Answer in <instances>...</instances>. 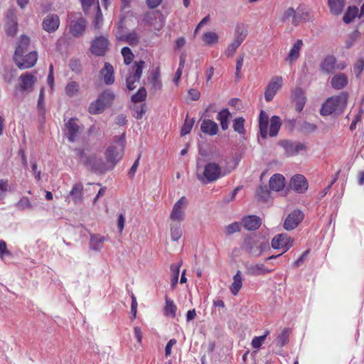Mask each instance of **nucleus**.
Returning <instances> with one entry per match:
<instances>
[{
	"mask_svg": "<svg viewBox=\"0 0 364 364\" xmlns=\"http://www.w3.org/2000/svg\"><path fill=\"white\" fill-rule=\"evenodd\" d=\"M166 304L164 309V314L166 316L174 318L176 315L177 307L173 300L165 298Z\"/></svg>",
	"mask_w": 364,
	"mask_h": 364,
	"instance_id": "obj_36",
	"label": "nucleus"
},
{
	"mask_svg": "<svg viewBox=\"0 0 364 364\" xmlns=\"http://www.w3.org/2000/svg\"><path fill=\"white\" fill-rule=\"evenodd\" d=\"M304 213L299 210L290 213L284 221L283 227L286 230L295 229L304 219Z\"/></svg>",
	"mask_w": 364,
	"mask_h": 364,
	"instance_id": "obj_10",
	"label": "nucleus"
},
{
	"mask_svg": "<svg viewBox=\"0 0 364 364\" xmlns=\"http://www.w3.org/2000/svg\"><path fill=\"white\" fill-rule=\"evenodd\" d=\"M116 38L118 41H124L131 46L137 45L139 43V36L135 32H131L127 35H122L121 27L118 26L115 32Z\"/></svg>",
	"mask_w": 364,
	"mask_h": 364,
	"instance_id": "obj_22",
	"label": "nucleus"
},
{
	"mask_svg": "<svg viewBox=\"0 0 364 364\" xmlns=\"http://www.w3.org/2000/svg\"><path fill=\"white\" fill-rule=\"evenodd\" d=\"M21 80V87L22 90L31 92L33 90V86L36 81V77L26 73L25 75H21L20 77Z\"/></svg>",
	"mask_w": 364,
	"mask_h": 364,
	"instance_id": "obj_29",
	"label": "nucleus"
},
{
	"mask_svg": "<svg viewBox=\"0 0 364 364\" xmlns=\"http://www.w3.org/2000/svg\"><path fill=\"white\" fill-rule=\"evenodd\" d=\"M86 26V21L82 18H80L71 21L70 32L73 36L78 37L85 32Z\"/></svg>",
	"mask_w": 364,
	"mask_h": 364,
	"instance_id": "obj_18",
	"label": "nucleus"
},
{
	"mask_svg": "<svg viewBox=\"0 0 364 364\" xmlns=\"http://www.w3.org/2000/svg\"><path fill=\"white\" fill-rule=\"evenodd\" d=\"M171 237L173 241H178L182 236L183 230L178 223H171L170 225Z\"/></svg>",
	"mask_w": 364,
	"mask_h": 364,
	"instance_id": "obj_42",
	"label": "nucleus"
},
{
	"mask_svg": "<svg viewBox=\"0 0 364 364\" xmlns=\"http://www.w3.org/2000/svg\"><path fill=\"white\" fill-rule=\"evenodd\" d=\"M200 129L203 133L210 136L215 135L218 132V124L210 119L203 120L201 123Z\"/></svg>",
	"mask_w": 364,
	"mask_h": 364,
	"instance_id": "obj_26",
	"label": "nucleus"
},
{
	"mask_svg": "<svg viewBox=\"0 0 364 364\" xmlns=\"http://www.w3.org/2000/svg\"><path fill=\"white\" fill-rule=\"evenodd\" d=\"M289 187L296 193H303L307 191L309 184L304 176L296 174L291 177L289 181Z\"/></svg>",
	"mask_w": 364,
	"mask_h": 364,
	"instance_id": "obj_12",
	"label": "nucleus"
},
{
	"mask_svg": "<svg viewBox=\"0 0 364 364\" xmlns=\"http://www.w3.org/2000/svg\"><path fill=\"white\" fill-rule=\"evenodd\" d=\"M104 82L107 85H112L114 82V68L109 63H105L103 69L100 71Z\"/></svg>",
	"mask_w": 364,
	"mask_h": 364,
	"instance_id": "obj_24",
	"label": "nucleus"
},
{
	"mask_svg": "<svg viewBox=\"0 0 364 364\" xmlns=\"http://www.w3.org/2000/svg\"><path fill=\"white\" fill-rule=\"evenodd\" d=\"M348 84V79L345 74L338 73L331 79V85L333 88L341 90Z\"/></svg>",
	"mask_w": 364,
	"mask_h": 364,
	"instance_id": "obj_34",
	"label": "nucleus"
},
{
	"mask_svg": "<svg viewBox=\"0 0 364 364\" xmlns=\"http://www.w3.org/2000/svg\"><path fill=\"white\" fill-rule=\"evenodd\" d=\"M211 161L205 166L198 165L196 168V178L203 184L217 181L226 174L222 169L221 164L223 156L218 151L211 154Z\"/></svg>",
	"mask_w": 364,
	"mask_h": 364,
	"instance_id": "obj_1",
	"label": "nucleus"
},
{
	"mask_svg": "<svg viewBox=\"0 0 364 364\" xmlns=\"http://www.w3.org/2000/svg\"><path fill=\"white\" fill-rule=\"evenodd\" d=\"M49 75L48 76V84L50 86L51 90H53L54 87V77H53V65H50L49 68Z\"/></svg>",
	"mask_w": 364,
	"mask_h": 364,
	"instance_id": "obj_60",
	"label": "nucleus"
},
{
	"mask_svg": "<svg viewBox=\"0 0 364 364\" xmlns=\"http://www.w3.org/2000/svg\"><path fill=\"white\" fill-rule=\"evenodd\" d=\"M269 243L264 241L254 242L252 246L248 249V252L252 256L257 257L261 256L264 252L269 250Z\"/></svg>",
	"mask_w": 364,
	"mask_h": 364,
	"instance_id": "obj_19",
	"label": "nucleus"
},
{
	"mask_svg": "<svg viewBox=\"0 0 364 364\" xmlns=\"http://www.w3.org/2000/svg\"><path fill=\"white\" fill-rule=\"evenodd\" d=\"M282 82L283 78L282 77L275 76L272 77L267 85L264 93V97L267 102H269L273 99L277 92L281 88Z\"/></svg>",
	"mask_w": 364,
	"mask_h": 364,
	"instance_id": "obj_13",
	"label": "nucleus"
},
{
	"mask_svg": "<svg viewBox=\"0 0 364 364\" xmlns=\"http://www.w3.org/2000/svg\"><path fill=\"white\" fill-rule=\"evenodd\" d=\"M336 58L333 55L326 56L323 61L321 63V70L326 73H329L334 70L336 68L338 69H343L345 68L344 65H336Z\"/></svg>",
	"mask_w": 364,
	"mask_h": 364,
	"instance_id": "obj_15",
	"label": "nucleus"
},
{
	"mask_svg": "<svg viewBox=\"0 0 364 364\" xmlns=\"http://www.w3.org/2000/svg\"><path fill=\"white\" fill-rule=\"evenodd\" d=\"M244 61V57L243 55H240L236 60V77L240 79V73L242 69V65Z\"/></svg>",
	"mask_w": 364,
	"mask_h": 364,
	"instance_id": "obj_58",
	"label": "nucleus"
},
{
	"mask_svg": "<svg viewBox=\"0 0 364 364\" xmlns=\"http://www.w3.org/2000/svg\"><path fill=\"white\" fill-rule=\"evenodd\" d=\"M65 92L69 97H75L80 92V85L75 81L69 82L65 87Z\"/></svg>",
	"mask_w": 364,
	"mask_h": 364,
	"instance_id": "obj_39",
	"label": "nucleus"
},
{
	"mask_svg": "<svg viewBox=\"0 0 364 364\" xmlns=\"http://www.w3.org/2000/svg\"><path fill=\"white\" fill-rule=\"evenodd\" d=\"M193 119H186L181 130V135L184 136L189 134L193 128Z\"/></svg>",
	"mask_w": 364,
	"mask_h": 364,
	"instance_id": "obj_52",
	"label": "nucleus"
},
{
	"mask_svg": "<svg viewBox=\"0 0 364 364\" xmlns=\"http://www.w3.org/2000/svg\"><path fill=\"white\" fill-rule=\"evenodd\" d=\"M328 5L332 14L339 15L346 6V0H328Z\"/></svg>",
	"mask_w": 364,
	"mask_h": 364,
	"instance_id": "obj_32",
	"label": "nucleus"
},
{
	"mask_svg": "<svg viewBox=\"0 0 364 364\" xmlns=\"http://www.w3.org/2000/svg\"><path fill=\"white\" fill-rule=\"evenodd\" d=\"M144 65V61L139 60L136 62L130 71L129 76L126 79L127 87L129 90H133L136 88L135 83L139 82L141 78L143 68Z\"/></svg>",
	"mask_w": 364,
	"mask_h": 364,
	"instance_id": "obj_7",
	"label": "nucleus"
},
{
	"mask_svg": "<svg viewBox=\"0 0 364 364\" xmlns=\"http://www.w3.org/2000/svg\"><path fill=\"white\" fill-rule=\"evenodd\" d=\"M8 27L6 32L9 35L13 36L16 33L17 29V23L16 13L14 9H10L7 13Z\"/></svg>",
	"mask_w": 364,
	"mask_h": 364,
	"instance_id": "obj_31",
	"label": "nucleus"
},
{
	"mask_svg": "<svg viewBox=\"0 0 364 364\" xmlns=\"http://www.w3.org/2000/svg\"><path fill=\"white\" fill-rule=\"evenodd\" d=\"M149 81L151 84L152 89L154 90H159L161 89L162 82L160 79V73L159 71L156 70L151 73Z\"/></svg>",
	"mask_w": 364,
	"mask_h": 364,
	"instance_id": "obj_45",
	"label": "nucleus"
},
{
	"mask_svg": "<svg viewBox=\"0 0 364 364\" xmlns=\"http://www.w3.org/2000/svg\"><path fill=\"white\" fill-rule=\"evenodd\" d=\"M109 42L106 36H99L92 40L90 51L92 54L102 56L105 54L109 48Z\"/></svg>",
	"mask_w": 364,
	"mask_h": 364,
	"instance_id": "obj_8",
	"label": "nucleus"
},
{
	"mask_svg": "<svg viewBox=\"0 0 364 364\" xmlns=\"http://www.w3.org/2000/svg\"><path fill=\"white\" fill-rule=\"evenodd\" d=\"M100 98L102 100L105 105L108 106L114 100V95L109 90H105L100 96Z\"/></svg>",
	"mask_w": 364,
	"mask_h": 364,
	"instance_id": "obj_49",
	"label": "nucleus"
},
{
	"mask_svg": "<svg viewBox=\"0 0 364 364\" xmlns=\"http://www.w3.org/2000/svg\"><path fill=\"white\" fill-rule=\"evenodd\" d=\"M30 43V39L26 36H22L16 49L14 55L25 54Z\"/></svg>",
	"mask_w": 364,
	"mask_h": 364,
	"instance_id": "obj_40",
	"label": "nucleus"
},
{
	"mask_svg": "<svg viewBox=\"0 0 364 364\" xmlns=\"http://www.w3.org/2000/svg\"><path fill=\"white\" fill-rule=\"evenodd\" d=\"M302 46L303 42L301 40L298 39L294 42L286 58V61L288 63L292 64L296 61V60L299 58L300 51Z\"/></svg>",
	"mask_w": 364,
	"mask_h": 364,
	"instance_id": "obj_20",
	"label": "nucleus"
},
{
	"mask_svg": "<svg viewBox=\"0 0 364 364\" xmlns=\"http://www.w3.org/2000/svg\"><path fill=\"white\" fill-rule=\"evenodd\" d=\"M293 242L294 240L287 234H279L272 239V247L274 249H283L284 252H285L292 247Z\"/></svg>",
	"mask_w": 364,
	"mask_h": 364,
	"instance_id": "obj_11",
	"label": "nucleus"
},
{
	"mask_svg": "<svg viewBox=\"0 0 364 364\" xmlns=\"http://www.w3.org/2000/svg\"><path fill=\"white\" fill-rule=\"evenodd\" d=\"M202 39L205 44L211 45L218 43V36L215 32L209 31L203 35Z\"/></svg>",
	"mask_w": 364,
	"mask_h": 364,
	"instance_id": "obj_47",
	"label": "nucleus"
},
{
	"mask_svg": "<svg viewBox=\"0 0 364 364\" xmlns=\"http://www.w3.org/2000/svg\"><path fill=\"white\" fill-rule=\"evenodd\" d=\"M273 269H269L265 267L263 264H250L246 265V272L248 274L252 276L264 275L270 273Z\"/></svg>",
	"mask_w": 364,
	"mask_h": 364,
	"instance_id": "obj_17",
	"label": "nucleus"
},
{
	"mask_svg": "<svg viewBox=\"0 0 364 364\" xmlns=\"http://www.w3.org/2000/svg\"><path fill=\"white\" fill-rule=\"evenodd\" d=\"M188 200L185 196H182L175 203L169 216L173 223H181L184 220Z\"/></svg>",
	"mask_w": 364,
	"mask_h": 364,
	"instance_id": "obj_6",
	"label": "nucleus"
},
{
	"mask_svg": "<svg viewBox=\"0 0 364 364\" xmlns=\"http://www.w3.org/2000/svg\"><path fill=\"white\" fill-rule=\"evenodd\" d=\"M185 61H186V54L185 53H182L180 56V60H179V65H178V70H176V73H175V76L173 77V82L178 85L179 80H180V78L181 77V75H182V70L183 68H184V65H185Z\"/></svg>",
	"mask_w": 364,
	"mask_h": 364,
	"instance_id": "obj_48",
	"label": "nucleus"
},
{
	"mask_svg": "<svg viewBox=\"0 0 364 364\" xmlns=\"http://www.w3.org/2000/svg\"><path fill=\"white\" fill-rule=\"evenodd\" d=\"M230 115V112L226 109H223L218 114L217 119L220 122L221 127L223 130H226L228 128V118Z\"/></svg>",
	"mask_w": 364,
	"mask_h": 364,
	"instance_id": "obj_43",
	"label": "nucleus"
},
{
	"mask_svg": "<svg viewBox=\"0 0 364 364\" xmlns=\"http://www.w3.org/2000/svg\"><path fill=\"white\" fill-rule=\"evenodd\" d=\"M125 147L124 134L114 144L109 146L105 152L107 162L113 168L122 158Z\"/></svg>",
	"mask_w": 364,
	"mask_h": 364,
	"instance_id": "obj_5",
	"label": "nucleus"
},
{
	"mask_svg": "<svg viewBox=\"0 0 364 364\" xmlns=\"http://www.w3.org/2000/svg\"><path fill=\"white\" fill-rule=\"evenodd\" d=\"M348 99V96L346 92L328 97L322 105L321 114L322 116L341 114L346 107Z\"/></svg>",
	"mask_w": 364,
	"mask_h": 364,
	"instance_id": "obj_2",
	"label": "nucleus"
},
{
	"mask_svg": "<svg viewBox=\"0 0 364 364\" xmlns=\"http://www.w3.org/2000/svg\"><path fill=\"white\" fill-rule=\"evenodd\" d=\"M245 120L243 118H237L235 119L233 123V129L234 130L242 134L245 133V127H244Z\"/></svg>",
	"mask_w": 364,
	"mask_h": 364,
	"instance_id": "obj_51",
	"label": "nucleus"
},
{
	"mask_svg": "<svg viewBox=\"0 0 364 364\" xmlns=\"http://www.w3.org/2000/svg\"><path fill=\"white\" fill-rule=\"evenodd\" d=\"M293 97L296 102V109L301 112L306 103V97L303 90L301 88L295 89L293 92Z\"/></svg>",
	"mask_w": 364,
	"mask_h": 364,
	"instance_id": "obj_30",
	"label": "nucleus"
},
{
	"mask_svg": "<svg viewBox=\"0 0 364 364\" xmlns=\"http://www.w3.org/2000/svg\"><path fill=\"white\" fill-rule=\"evenodd\" d=\"M97 12L93 21V26L95 29H99L102 24V14L100 11L99 6H97Z\"/></svg>",
	"mask_w": 364,
	"mask_h": 364,
	"instance_id": "obj_55",
	"label": "nucleus"
},
{
	"mask_svg": "<svg viewBox=\"0 0 364 364\" xmlns=\"http://www.w3.org/2000/svg\"><path fill=\"white\" fill-rule=\"evenodd\" d=\"M297 15L299 18V23L301 21H309L313 19L311 12L306 8L299 7L297 9Z\"/></svg>",
	"mask_w": 364,
	"mask_h": 364,
	"instance_id": "obj_46",
	"label": "nucleus"
},
{
	"mask_svg": "<svg viewBox=\"0 0 364 364\" xmlns=\"http://www.w3.org/2000/svg\"><path fill=\"white\" fill-rule=\"evenodd\" d=\"M79 162L87 168L95 171H105L107 170L106 164L101 159H98L95 154H91L88 150L77 149L75 150Z\"/></svg>",
	"mask_w": 364,
	"mask_h": 364,
	"instance_id": "obj_3",
	"label": "nucleus"
},
{
	"mask_svg": "<svg viewBox=\"0 0 364 364\" xmlns=\"http://www.w3.org/2000/svg\"><path fill=\"white\" fill-rule=\"evenodd\" d=\"M246 35V32L242 31L236 36L235 40L228 46L225 50V55L227 56L231 57L235 54L238 47L244 41Z\"/></svg>",
	"mask_w": 364,
	"mask_h": 364,
	"instance_id": "obj_21",
	"label": "nucleus"
},
{
	"mask_svg": "<svg viewBox=\"0 0 364 364\" xmlns=\"http://www.w3.org/2000/svg\"><path fill=\"white\" fill-rule=\"evenodd\" d=\"M240 223H233L225 227V232L226 235H232L240 230Z\"/></svg>",
	"mask_w": 364,
	"mask_h": 364,
	"instance_id": "obj_54",
	"label": "nucleus"
},
{
	"mask_svg": "<svg viewBox=\"0 0 364 364\" xmlns=\"http://www.w3.org/2000/svg\"><path fill=\"white\" fill-rule=\"evenodd\" d=\"M282 21L283 22H289L294 26L299 23V18L297 15V10L295 11L293 8H288L282 14Z\"/></svg>",
	"mask_w": 364,
	"mask_h": 364,
	"instance_id": "obj_27",
	"label": "nucleus"
},
{
	"mask_svg": "<svg viewBox=\"0 0 364 364\" xmlns=\"http://www.w3.org/2000/svg\"><path fill=\"white\" fill-rule=\"evenodd\" d=\"M176 343V339H171L166 344L165 348V355L166 357L169 356L171 353L172 347Z\"/></svg>",
	"mask_w": 364,
	"mask_h": 364,
	"instance_id": "obj_61",
	"label": "nucleus"
},
{
	"mask_svg": "<svg viewBox=\"0 0 364 364\" xmlns=\"http://www.w3.org/2000/svg\"><path fill=\"white\" fill-rule=\"evenodd\" d=\"M65 134L70 141H74L78 136L80 127L75 119H70L65 124Z\"/></svg>",
	"mask_w": 364,
	"mask_h": 364,
	"instance_id": "obj_16",
	"label": "nucleus"
},
{
	"mask_svg": "<svg viewBox=\"0 0 364 364\" xmlns=\"http://www.w3.org/2000/svg\"><path fill=\"white\" fill-rule=\"evenodd\" d=\"M60 26V18L57 14H51L47 15L43 22L42 27L43 30L48 33L55 32Z\"/></svg>",
	"mask_w": 364,
	"mask_h": 364,
	"instance_id": "obj_14",
	"label": "nucleus"
},
{
	"mask_svg": "<svg viewBox=\"0 0 364 364\" xmlns=\"http://www.w3.org/2000/svg\"><path fill=\"white\" fill-rule=\"evenodd\" d=\"M182 262L171 265V287L174 289L178 283L180 267Z\"/></svg>",
	"mask_w": 364,
	"mask_h": 364,
	"instance_id": "obj_38",
	"label": "nucleus"
},
{
	"mask_svg": "<svg viewBox=\"0 0 364 364\" xmlns=\"http://www.w3.org/2000/svg\"><path fill=\"white\" fill-rule=\"evenodd\" d=\"M364 68V61L363 60H358L354 65V73L358 76L363 71Z\"/></svg>",
	"mask_w": 364,
	"mask_h": 364,
	"instance_id": "obj_59",
	"label": "nucleus"
},
{
	"mask_svg": "<svg viewBox=\"0 0 364 364\" xmlns=\"http://www.w3.org/2000/svg\"><path fill=\"white\" fill-rule=\"evenodd\" d=\"M289 332L290 331L289 328H284L275 340L276 345L280 348L286 345L289 341Z\"/></svg>",
	"mask_w": 364,
	"mask_h": 364,
	"instance_id": "obj_44",
	"label": "nucleus"
},
{
	"mask_svg": "<svg viewBox=\"0 0 364 364\" xmlns=\"http://www.w3.org/2000/svg\"><path fill=\"white\" fill-rule=\"evenodd\" d=\"M9 181L8 180L0 179V196H2L8 191Z\"/></svg>",
	"mask_w": 364,
	"mask_h": 364,
	"instance_id": "obj_63",
	"label": "nucleus"
},
{
	"mask_svg": "<svg viewBox=\"0 0 364 364\" xmlns=\"http://www.w3.org/2000/svg\"><path fill=\"white\" fill-rule=\"evenodd\" d=\"M285 178L282 174H274L269 179V188L272 191H279L285 186Z\"/></svg>",
	"mask_w": 364,
	"mask_h": 364,
	"instance_id": "obj_23",
	"label": "nucleus"
},
{
	"mask_svg": "<svg viewBox=\"0 0 364 364\" xmlns=\"http://www.w3.org/2000/svg\"><path fill=\"white\" fill-rule=\"evenodd\" d=\"M265 341V336H255L252 338L251 346L252 348L258 349L264 343Z\"/></svg>",
	"mask_w": 364,
	"mask_h": 364,
	"instance_id": "obj_57",
	"label": "nucleus"
},
{
	"mask_svg": "<svg viewBox=\"0 0 364 364\" xmlns=\"http://www.w3.org/2000/svg\"><path fill=\"white\" fill-rule=\"evenodd\" d=\"M139 158H140V156L135 160V161L134 162L131 168L129 169L128 174H129V177H131V178L134 177V176L136 171V169L139 164Z\"/></svg>",
	"mask_w": 364,
	"mask_h": 364,
	"instance_id": "obj_62",
	"label": "nucleus"
},
{
	"mask_svg": "<svg viewBox=\"0 0 364 364\" xmlns=\"http://www.w3.org/2000/svg\"><path fill=\"white\" fill-rule=\"evenodd\" d=\"M243 282V276L241 271L238 270L233 276L232 282L230 286V291L234 295H237L242 288Z\"/></svg>",
	"mask_w": 364,
	"mask_h": 364,
	"instance_id": "obj_25",
	"label": "nucleus"
},
{
	"mask_svg": "<svg viewBox=\"0 0 364 364\" xmlns=\"http://www.w3.org/2000/svg\"><path fill=\"white\" fill-rule=\"evenodd\" d=\"M38 59L37 53L30 52L27 55L24 54L14 55V60L17 66L21 69H27L33 67Z\"/></svg>",
	"mask_w": 364,
	"mask_h": 364,
	"instance_id": "obj_9",
	"label": "nucleus"
},
{
	"mask_svg": "<svg viewBox=\"0 0 364 364\" xmlns=\"http://www.w3.org/2000/svg\"><path fill=\"white\" fill-rule=\"evenodd\" d=\"M121 53L124 58V63L127 65L130 64L134 59V54L132 50L128 47H124Z\"/></svg>",
	"mask_w": 364,
	"mask_h": 364,
	"instance_id": "obj_50",
	"label": "nucleus"
},
{
	"mask_svg": "<svg viewBox=\"0 0 364 364\" xmlns=\"http://www.w3.org/2000/svg\"><path fill=\"white\" fill-rule=\"evenodd\" d=\"M16 207L19 210H25L31 208L32 205L29 199L26 197H23L16 203Z\"/></svg>",
	"mask_w": 364,
	"mask_h": 364,
	"instance_id": "obj_56",
	"label": "nucleus"
},
{
	"mask_svg": "<svg viewBox=\"0 0 364 364\" xmlns=\"http://www.w3.org/2000/svg\"><path fill=\"white\" fill-rule=\"evenodd\" d=\"M82 191H83V186L82 183H75L70 192V196H71L73 201L77 204L79 203H81L82 200Z\"/></svg>",
	"mask_w": 364,
	"mask_h": 364,
	"instance_id": "obj_33",
	"label": "nucleus"
},
{
	"mask_svg": "<svg viewBox=\"0 0 364 364\" xmlns=\"http://www.w3.org/2000/svg\"><path fill=\"white\" fill-rule=\"evenodd\" d=\"M359 11L358 7L355 6H350L347 8L346 13L343 15V21L345 23H351L357 16H359Z\"/></svg>",
	"mask_w": 364,
	"mask_h": 364,
	"instance_id": "obj_35",
	"label": "nucleus"
},
{
	"mask_svg": "<svg viewBox=\"0 0 364 364\" xmlns=\"http://www.w3.org/2000/svg\"><path fill=\"white\" fill-rule=\"evenodd\" d=\"M242 225L244 228L248 230H253L257 229L260 225L261 221L259 218L255 215H250L243 218Z\"/></svg>",
	"mask_w": 364,
	"mask_h": 364,
	"instance_id": "obj_28",
	"label": "nucleus"
},
{
	"mask_svg": "<svg viewBox=\"0 0 364 364\" xmlns=\"http://www.w3.org/2000/svg\"><path fill=\"white\" fill-rule=\"evenodd\" d=\"M146 97V91L144 87H141L138 92L132 97V100L134 102H141L145 100Z\"/></svg>",
	"mask_w": 364,
	"mask_h": 364,
	"instance_id": "obj_53",
	"label": "nucleus"
},
{
	"mask_svg": "<svg viewBox=\"0 0 364 364\" xmlns=\"http://www.w3.org/2000/svg\"><path fill=\"white\" fill-rule=\"evenodd\" d=\"M136 309H137V301L135 296L132 294V304H131V311L133 314L134 318H136Z\"/></svg>",
	"mask_w": 364,
	"mask_h": 364,
	"instance_id": "obj_64",
	"label": "nucleus"
},
{
	"mask_svg": "<svg viewBox=\"0 0 364 364\" xmlns=\"http://www.w3.org/2000/svg\"><path fill=\"white\" fill-rule=\"evenodd\" d=\"M106 106L100 97L92 102L89 107V112L92 114H97L102 112Z\"/></svg>",
	"mask_w": 364,
	"mask_h": 364,
	"instance_id": "obj_41",
	"label": "nucleus"
},
{
	"mask_svg": "<svg viewBox=\"0 0 364 364\" xmlns=\"http://www.w3.org/2000/svg\"><path fill=\"white\" fill-rule=\"evenodd\" d=\"M106 237L100 235H92L90 240V248L94 250H100L104 242L106 240Z\"/></svg>",
	"mask_w": 364,
	"mask_h": 364,
	"instance_id": "obj_37",
	"label": "nucleus"
},
{
	"mask_svg": "<svg viewBox=\"0 0 364 364\" xmlns=\"http://www.w3.org/2000/svg\"><path fill=\"white\" fill-rule=\"evenodd\" d=\"M269 116L264 112L261 111L259 118V126L260 134L262 138H266L269 134L271 136H275L281 127V121L279 117L274 116L270 120V127L268 132Z\"/></svg>",
	"mask_w": 364,
	"mask_h": 364,
	"instance_id": "obj_4",
	"label": "nucleus"
}]
</instances>
